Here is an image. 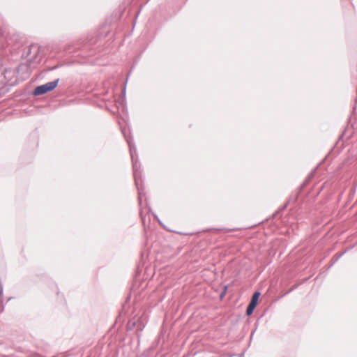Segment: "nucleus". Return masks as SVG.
<instances>
[{
    "label": "nucleus",
    "mask_w": 357,
    "mask_h": 357,
    "mask_svg": "<svg viewBox=\"0 0 357 357\" xmlns=\"http://www.w3.org/2000/svg\"><path fill=\"white\" fill-rule=\"evenodd\" d=\"M3 54L10 53L11 59L17 61L19 59H25L13 70L16 78L22 80L26 79L31 68L40 61L38 57L39 47L35 44L24 45V38L20 33H9L6 38V45H2Z\"/></svg>",
    "instance_id": "nucleus-1"
},
{
    "label": "nucleus",
    "mask_w": 357,
    "mask_h": 357,
    "mask_svg": "<svg viewBox=\"0 0 357 357\" xmlns=\"http://www.w3.org/2000/svg\"><path fill=\"white\" fill-rule=\"evenodd\" d=\"M122 133L129 146V150L130 153V157L132 160V169H133V175L135 178V183L136 185V188L138 191V201L139 204H142V196L144 195V187L142 185V172L140 170V164L138 162V156L137 153V149L136 146L132 141V139L131 137H128L126 135V131L125 129L122 130Z\"/></svg>",
    "instance_id": "nucleus-2"
},
{
    "label": "nucleus",
    "mask_w": 357,
    "mask_h": 357,
    "mask_svg": "<svg viewBox=\"0 0 357 357\" xmlns=\"http://www.w3.org/2000/svg\"><path fill=\"white\" fill-rule=\"evenodd\" d=\"M59 82V79H56L52 82H50L44 84L37 86L33 91V95L34 96H38L50 92L58 86Z\"/></svg>",
    "instance_id": "nucleus-3"
},
{
    "label": "nucleus",
    "mask_w": 357,
    "mask_h": 357,
    "mask_svg": "<svg viewBox=\"0 0 357 357\" xmlns=\"http://www.w3.org/2000/svg\"><path fill=\"white\" fill-rule=\"evenodd\" d=\"M317 168H315L305 178V180L303 182L299 188L294 192H293L289 197L287 202H289V204L291 202H296L299 197L301 192L309 184L311 181L312 178L314 177Z\"/></svg>",
    "instance_id": "nucleus-4"
},
{
    "label": "nucleus",
    "mask_w": 357,
    "mask_h": 357,
    "mask_svg": "<svg viewBox=\"0 0 357 357\" xmlns=\"http://www.w3.org/2000/svg\"><path fill=\"white\" fill-rule=\"evenodd\" d=\"M260 295L261 293L259 291H257L253 294L251 301H250L246 309L245 314L247 316H250L253 313L258 304Z\"/></svg>",
    "instance_id": "nucleus-5"
},
{
    "label": "nucleus",
    "mask_w": 357,
    "mask_h": 357,
    "mask_svg": "<svg viewBox=\"0 0 357 357\" xmlns=\"http://www.w3.org/2000/svg\"><path fill=\"white\" fill-rule=\"evenodd\" d=\"M347 252V250H344V252L341 253H336L333 257V261L331 264L328 266V269H330L345 253Z\"/></svg>",
    "instance_id": "nucleus-6"
},
{
    "label": "nucleus",
    "mask_w": 357,
    "mask_h": 357,
    "mask_svg": "<svg viewBox=\"0 0 357 357\" xmlns=\"http://www.w3.org/2000/svg\"><path fill=\"white\" fill-rule=\"evenodd\" d=\"M135 326H137V329L140 331H142L143 328H144V325L142 323H139L137 324L135 321H129L128 327L130 330L132 329V328L134 327Z\"/></svg>",
    "instance_id": "nucleus-7"
},
{
    "label": "nucleus",
    "mask_w": 357,
    "mask_h": 357,
    "mask_svg": "<svg viewBox=\"0 0 357 357\" xmlns=\"http://www.w3.org/2000/svg\"><path fill=\"white\" fill-rule=\"evenodd\" d=\"M289 204V202H286V203L282 206H281L278 211H277L275 213H274V216H278L279 215V214L282 211H284L287 207V206Z\"/></svg>",
    "instance_id": "nucleus-8"
},
{
    "label": "nucleus",
    "mask_w": 357,
    "mask_h": 357,
    "mask_svg": "<svg viewBox=\"0 0 357 357\" xmlns=\"http://www.w3.org/2000/svg\"><path fill=\"white\" fill-rule=\"evenodd\" d=\"M128 76H129V75ZM128 79V77H127V78L124 82L123 89H122V99H123L122 101H124L125 98H126V85H127Z\"/></svg>",
    "instance_id": "nucleus-9"
},
{
    "label": "nucleus",
    "mask_w": 357,
    "mask_h": 357,
    "mask_svg": "<svg viewBox=\"0 0 357 357\" xmlns=\"http://www.w3.org/2000/svg\"><path fill=\"white\" fill-rule=\"evenodd\" d=\"M8 91V87L6 85L0 86V97L4 95Z\"/></svg>",
    "instance_id": "nucleus-10"
},
{
    "label": "nucleus",
    "mask_w": 357,
    "mask_h": 357,
    "mask_svg": "<svg viewBox=\"0 0 357 357\" xmlns=\"http://www.w3.org/2000/svg\"><path fill=\"white\" fill-rule=\"evenodd\" d=\"M227 289H228V286L227 285H225L223 287V289H222V291H221V293L220 294V298L222 300L225 296L227 294Z\"/></svg>",
    "instance_id": "nucleus-11"
},
{
    "label": "nucleus",
    "mask_w": 357,
    "mask_h": 357,
    "mask_svg": "<svg viewBox=\"0 0 357 357\" xmlns=\"http://www.w3.org/2000/svg\"><path fill=\"white\" fill-rule=\"evenodd\" d=\"M152 213V215L155 218V219L158 221V222L160 224V225H161L162 227H165V225H163V223L161 222V220L159 219L158 216L155 214L154 213L151 212Z\"/></svg>",
    "instance_id": "nucleus-12"
},
{
    "label": "nucleus",
    "mask_w": 357,
    "mask_h": 357,
    "mask_svg": "<svg viewBox=\"0 0 357 357\" xmlns=\"http://www.w3.org/2000/svg\"><path fill=\"white\" fill-rule=\"evenodd\" d=\"M11 73V70H5L4 71V78L5 79H7L9 77V74Z\"/></svg>",
    "instance_id": "nucleus-13"
},
{
    "label": "nucleus",
    "mask_w": 357,
    "mask_h": 357,
    "mask_svg": "<svg viewBox=\"0 0 357 357\" xmlns=\"http://www.w3.org/2000/svg\"><path fill=\"white\" fill-rule=\"evenodd\" d=\"M298 287V285H294L289 291H288L287 292H286L284 294V295H287V294L290 293L291 291H292L293 290H294L295 289H296Z\"/></svg>",
    "instance_id": "nucleus-14"
},
{
    "label": "nucleus",
    "mask_w": 357,
    "mask_h": 357,
    "mask_svg": "<svg viewBox=\"0 0 357 357\" xmlns=\"http://www.w3.org/2000/svg\"><path fill=\"white\" fill-rule=\"evenodd\" d=\"M57 68H58V66H56L53 67V68H52V70H55V69H56Z\"/></svg>",
    "instance_id": "nucleus-15"
},
{
    "label": "nucleus",
    "mask_w": 357,
    "mask_h": 357,
    "mask_svg": "<svg viewBox=\"0 0 357 357\" xmlns=\"http://www.w3.org/2000/svg\"><path fill=\"white\" fill-rule=\"evenodd\" d=\"M323 190V187L321 188L320 190L319 191L318 194Z\"/></svg>",
    "instance_id": "nucleus-16"
}]
</instances>
